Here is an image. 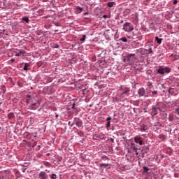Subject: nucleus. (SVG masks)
Here are the masks:
<instances>
[{
    "mask_svg": "<svg viewBox=\"0 0 179 179\" xmlns=\"http://www.w3.org/2000/svg\"><path fill=\"white\" fill-rule=\"evenodd\" d=\"M8 118H9V120H12V118H15V113H8Z\"/></svg>",
    "mask_w": 179,
    "mask_h": 179,
    "instance_id": "nucleus-19",
    "label": "nucleus"
},
{
    "mask_svg": "<svg viewBox=\"0 0 179 179\" xmlns=\"http://www.w3.org/2000/svg\"><path fill=\"white\" fill-rule=\"evenodd\" d=\"M55 31L57 32V31H58V30H55Z\"/></svg>",
    "mask_w": 179,
    "mask_h": 179,
    "instance_id": "nucleus-55",
    "label": "nucleus"
},
{
    "mask_svg": "<svg viewBox=\"0 0 179 179\" xmlns=\"http://www.w3.org/2000/svg\"><path fill=\"white\" fill-rule=\"evenodd\" d=\"M55 117H56V120L58 118V117H59V115H58L57 113H55Z\"/></svg>",
    "mask_w": 179,
    "mask_h": 179,
    "instance_id": "nucleus-43",
    "label": "nucleus"
},
{
    "mask_svg": "<svg viewBox=\"0 0 179 179\" xmlns=\"http://www.w3.org/2000/svg\"><path fill=\"white\" fill-rule=\"evenodd\" d=\"M53 48H59V45H58V44H55V45H53Z\"/></svg>",
    "mask_w": 179,
    "mask_h": 179,
    "instance_id": "nucleus-31",
    "label": "nucleus"
},
{
    "mask_svg": "<svg viewBox=\"0 0 179 179\" xmlns=\"http://www.w3.org/2000/svg\"><path fill=\"white\" fill-rule=\"evenodd\" d=\"M110 125H111V122L110 121L107 122L106 124V129H108V128H110Z\"/></svg>",
    "mask_w": 179,
    "mask_h": 179,
    "instance_id": "nucleus-24",
    "label": "nucleus"
},
{
    "mask_svg": "<svg viewBox=\"0 0 179 179\" xmlns=\"http://www.w3.org/2000/svg\"><path fill=\"white\" fill-rule=\"evenodd\" d=\"M114 1H109L108 2L107 5L108 6V8H113V6H114Z\"/></svg>",
    "mask_w": 179,
    "mask_h": 179,
    "instance_id": "nucleus-21",
    "label": "nucleus"
},
{
    "mask_svg": "<svg viewBox=\"0 0 179 179\" xmlns=\"http://www.w3.org/2000/svg\"><path fill=\"white\" fill-rule=\"evenodd\" d=\"M85 90H86V89H83V92H85Z\"/></svg>",
    "mask_w": 179,
    "mask_h": 179,
    "instance_id": "nucleus-52",
    "label": "nucleus"
},
{
    "mask_svg": "<svg viewBox=\"0 0 179 179\" xmlns=\"http://www.w3.org/2000/svg\"><path fill=\"white\" fill-rule=\"evenodd\" d=\"M125 60L129 65H132L135 62V54L127 55Z\"/></svg>",
    "mask_w": 179,
    "mask_h": 179,
    "instance_id": "nucleus-3",
    "label": "nucleus"
},
{
    "mask_svg": "<svg viewBox=\"0 0 179 179\" xmlns=\"http://www.w3.org/2000/svg\"><path fill=\"white\" fill-rule=\"evenodd\" d=\"M148 152H149V148L148 147H144L141 150L142 155H146V153H148Z\"/></svg>",
    "mask_w": 179,
    "mask_h": 179,
    "instance_id": "nucleus-14",
    "label": "nucleus"
},
{
    "mask_svg": "<svg viewBox=\"0 0 179 179\" xmlns=\"http://www.w3.org/2000/svg\"><path fill=\"white\" fill-rule=\"evenodd\" d=\"M27 97L28 98V100H31V99H33V97H31V96L29 94L27 95Z\"/></svg>",
    "mask_w": 179,
    "mask_h": 179,
    "instance_id": "nucleus-33",
    "label": "nucleus"
},
{
    "mask_svg": "<svg viewBox=\"0 0 179 179\" xmlns=\"http://www.w3.org/2000/svg\"><path fill=\"white\" fill-rule=\"evenodd\" d=\"M137 92L139 97H148V96H146V90H145V88L143 87L139 88L137 90Z\"/></svg>",
    "mask_w": 179,
    "mask_h": 179,
    "instance_id": "nucleus-7",
    "label": "nucleus"
},
{
    "mask_svg": "<svg viewBox=\"0 0 179 179\" xmlns=\"http://www.w3.org/2000/svg\"><path fill=\"white\" fill-rule=\"evenodd\" d=\"M146 51H148V54H152L153 52L152 48H150L148 50H146Z\"/></svg>",
    "mask_w": 179,
    "mask_h": 179,
    "instance_id": "nucleus-29",
    "label": "nucleus"
},
{
    "mask_svg": "<svg viewBox=\"0 0 179 179\" xmlns=\"http://www.w3.org/2000/svg\"><path fill=\"white\" fill-rule=\"evenodd\" d=\"M75 10H76V13H77V15H79V13H82V12H83V8L79 6H77L75 8Z\"/></svg>",
    "mask_w": 179,
    "mask_h": 179,
    "instance_id": "nucleus-12",
    "label": "nucleus"
},
{
    "mask_svg": "<svg viewBox=\"0 0 179 179\" xmlns=\"http://www.w3.org/2000/svg\"><path fill=\"white\" fill-rule=\"evenodd\" d=\"M155 41H157V44H162V41H163V38H159V36H155Z\"/></svg>",
    "mask_w": 179,
    "mask_h": 179,
    "instance_id": "nucleus-16",
    "label": "nucleus"
},
{
    "mask_svg": "<svg viewBox=\"0 0 179 179\" xmlns=\"http://www.w3.org/2000/svg\"><path fill=\"white\" fill-rule=\"evenodd\" d=\"M123 30H124V31H132V30H134V27H132L131 23L125 22L123 24Z\"/></svg>",
    "mask_w": 179,
    "mask_h": 179,
    "instance_id": "nucleus-5",
    "label": "nucleus"
},
{
    "mask_svg": "<svg viewBox=\"0 0 179 179\" xmlns=\"http://www.w3.org/2000/svg\"><path fill=\"white\" fill-rule=\"evenodd\" d=\"M45 171H46V173H51V171H50L48 169H45Z\"/></svg>",
    "mask_w": 179,
    "mask_h": 179,
    "instance_id": "nucleus-45",
    "label": "nucleus"
},
{
    "mask_svg": "<svg viewBox=\"0 0 179 179\" xmlns=\"http://www.w3.org/2000/svg\"><path fill=\"white\" fill-rule=\"evenodd\" d=\"M157 106H152V111H151V114L152 115L155 116L157 114H159V110H157Z\"/></svg>",
    "mask_w": 179,
    "mask_h": 179,
    "instance_id": "nucleus-11",
    "label": "nucleus"
},
{
    "mask_svg": "<svg viewBox=\"0 0 179 179\" xmlns=\"http://www.w3.org/2000/svg\"><path fill=\"white\" fill-rule=\"evenodd\" d=\"M76 123H75V120H73V122L70 124V127H73V125H75Z\"/></svg>",
    "mask_w": 179,
    "mask_h": 179,
    "instance_id": "nucleus-37",
    "label": "nucleus"
},
{
    "mask_svg": "<svg viewBox=\"0 0 179 179\" xmlns=\"http://www.w3.org/2000/svg\"><path fill=\"white\" fill-rule=\"evenodd\" d=\"M171 90H173V88H171V87H169L168 90V92L170 94H171Z\"/></svg>",
    "mask_w": 179,
    "mask_h": 179,
    "instance_id": "nucleus-36",
    "label": "nucleus"
},
{
    "mask_svg": "<svg viewBox=\"0 0 179 179\" xmlns=\"http://www.w3.org/2000/svg\"><path fill=\"white\" fill-rule=\"evenodd\" d=\"M108 167V164H99V167Z\"/></svg>",
    "mask_w": 179,
    "mask_h": 179,
    "instance_id": "nucleus-26",
    "label": "nucleus"
},
{
    "mask_svg": "<svg viewBox=\"0 0 179 179\" xmlns=\"http://www.w3.org/2000/svg\"><path fill=\"white\" fill-rule=\"evenodd\" d=\"M44 166H45V167H51V163L48 162H43Z\"/></svg>",
    "mask_w": 179,
    "mask_h": 179,
    "instance_id": "nucleus-22",
    "label": "nucleus"
},
{
    "mask_svg": "<svg viewBox=\"0 0 179 179\" xmlns=\"http://www.w3.org/2000/svg\"><path fill=\"white\" fill-rule=\"evenodd\" d=\"M68 125H69L71 127V122H68Z\"/></svg>",
    "mask_w": 179,
    "mask_h": 179,
    "instance_id": "nucleus-50",
    "label": "nucleus"
},
{
    "mask_svg": "<svg viewBox=\"0 0 179 179\" xmlns=\"http://www.w3.org/2000/svg\"><path fill=\"white\" fill-rule=\"evenodd\" d=\"M175 113H176L177 115H179V108L176 109Z\"/></svg>",
    "mask_w": 179,
    "mask_h": 179,
    "instance_id": "nucleus-32",
    "label": "nucleus"
},
{
    "mask_svg": "<svg viewBox=\"0 0 179 179\" xmlns=\"http://www.w3.org/2000/svg\"><path fill=\"white\" fill-rule=\"evenodd\" d=\"M22 22H24L25 23H29L30 22V20L28 17H23L22 18Z\"/></svg>",
    "mask_w": 179,
    "mask_h": 179,
    "instance_id": "nucleus-18",
    "label": "nucleus"
},
{
    "mask_svg": "<svg viewBox=\"0 0 179 179\" xmlns=\"http://www.w3.org/2000/svg\"><path fill=\"white\" fill-rule=\"evenodd\" d=\"M103 17H104V19H107V15H103Z\"/></svg>",
    "mask_w": 179,
    "mask_h": 179,
    "instance_id": "nucleus-48",
    "label": "nucleus"
},
{
    "mask_svg": "<svg viewBox=\"0 0 179 179\" xmlns=\"http://www.w3.org/2000/svg\"><path fill=\"white\" fill-rule=\"evenodd\" d=\"M101 160H104V161L108 160V157L103 155V156L101 157Z\"/></svg>",
    "mask_w": 179,
    "mask_h": 179,
    "instance_id": "nucleus-25",
    "label": "nucleus"
},
{
    "mask_svg": "<svg viewBox=\"0 0 179 179\" xmlns=\"http://www.w3.org/2000/svg\"><path fill=\"white\" fill-rule=\"evenodd\" d=\"M87 15H89V12H85L83 13V16H86Z\"/></svg>",
    "mask_w": 179,
    "mask_h": 179,
    "instance_id": "nucleus-42",
    "label": "nucleus"
},
{
    "mask_svg": "<svg viewBox=\"0 0 179 179\" xmlns=\"http://www.w3.org/2000/svg\"><path fill=\"white\" fill-rule=\"evenodd\" d=\"M134 142L136 143H138L140 145V146H142L143 145V141H142V140H141V138H134Z\"/></svg>",
    "mask_w": 179,
    "mask_h": 179,
    "instance_id": "nucleus-13",
    "label": "nucleus"
},
{
    "mask_svg": "<svg viewBox=\"0 0 179 179\" xmlns=\"http://www.w3.org/2000/svg\"><path fill=\"white\" fill-rule=\"evenodd\" d=\"M29 66H30V63H24L23 70L24 71H29Z\"/></svg>",
    "mask_w": 179,
    "mask_h": 179,
    "instance_id": "nucleus-17",
    "label": "nucleus"
},
{
    "mask_svg": "<svg viewBox=\"0 0 179 179\" xmlns=\"http://www.w3.org/2000/svg\"><path fill=\"white\" fill-rule=\"evenodd\" d=\"M178 2V0H173V5H177Z\"/></svg>",
    "mask_w": 179,
    "mask_h": 179,
    "instance_id": "nucleus-34",
    "label": "nucleus"
},
{
    "mask_svg": "<svg viewBox=\"0 0 179 179\" xmlns=\"http://www.w3.org/2000/svg\"><path fill=\"white\" fill-rule=\"evenodd\" d=\"M48 177L49 176L45 171H41L38 174L39 179H48Z\"/></svg>",
    "mask_w": 179,
    "mask_h": 179,
    "instance_id": "nucleus-9",
    "label": "nucleus"
},
{
    "mask_svg": "<svg viewBox=\"0 0 179 179\" xmlns=\"http://www.w3.org/2000/svg\"><path fill=\"white\" fill-rule=\"evenodd\" d=\"M10 61L11 62H15V59H11Z\"/></svg>",
    "mask_w": 179,
    "mask_h": 179,
    "instance_id": "nucleus-49",
    "label": "nucleus"
},
{
    "mask_svg": "<svg viewBox=\"0 0 179 179\" xmlns=\"http://www.w3.org/2000/svg\"><path fill=\"white\" fill-rule=\"evenodd\" d=\"M129 92H131V90L128 87L122 89V92L120 93V97H125L129 96Z\"/></svg>",
    "mask_w": 179,
    "mask_h": 179,
    "instance_id": "nucleus-6",
    "label": "nucleus"
},
{
    "mask_svg": "<svg viewBox=\"0 0 179 179\" xmlns=\"http://www.w3.org/2000/svg\"><path fill=\"white\" fill-rule=\"evenodd\" d=\"M120 23H122V24L124 23V20H121Z\"/></svg>",
    "mask_w": 179,
    "mask_h": 179,
    "instance_id": "nucleus-51",
    "label": "nucleus"
},
{
    "mask_svg": "<svg viewBox=\"0 0 179 179\" xmlns=\"http://www.w3.org/2000/svg\"><path fill=\"white\" fill-rule=\"evenodd\" d=\"M22 173H26V170H27V168H26V166L22 165Z\"/></svg>",
    "mask_w": 179,
    "mask_h": 179,
    "instance_id": "nucleus-23",
    "label": "nucleus"
},
{
    "mask_svg": "<svg viewBox=\"0 0 179 179\" xmlns=\"http://www.w3.org/2000/svg\"><path fill=\"white\" fill-rule=\"evenodd\" d=\"M143 170H144V173H148V171H149V168H148V166H143Z\"/></svg>",
    "mask_w": 179,
    "mask_h": 179,
    "instance_id": "nucleus-27",
    "label": "nucleus"
},
{
    "mask_svg": "<svg viewBox=\"0 0 179 179\" xmlns=\"http://www.w3.org/2000/svg\"><path fill=\"white\" fill-rule=\"evenodd\" d=\"M157 110L159 111V113H162V108L157 106Z\"/></svg>",
    "mask_w": 179,
    "mask_h": 179,
    "instance_id": "nucleus-39",
    "label": "nucleus"
},
{
    "mask_svg": "<svg viewBox=\"0 0 179 179\" xmlns=\"http://www.w3.org/2000/svg\"><path fill=\"white\" fill-rule=\"evenodd\" d=\"M1 127H0V131H1Z\"/></svg>",
    "mask_w": 179,
    "mask_h": 179,
    "instance_id": "nucleus-56",
    "label": "nucleus"
},
{
    "mask_svg": "<svg viewBox=\"0 0 179 179\" xmlns=\"http://www.w3.org/2000/svg\"><path fill=\"white\" fill-rule=\"evenodd\" d=\"M76 45H77V44L72 45V48H75V47H76Z\"/></svg>",
    "mask_w": 179,
    "mask_h": 179,
    "instance_id": "nucleus-46",
    "label": "nucleus"
},
{
    "mask_svg": "<svg viewBox=\"0 0 179 179\" xmlns=\"http://www.w3.org/2000/svg\"><path fill=\"white\" fill-rule=\"evenodd\" d=\"M34 136H36V133L34 134Z\"/></svg>",
    "mask_w": 179,
    "mask_h": 179,
    "instance_id": "nucleus-53",
    "label": "nucleus"
},
{
    "mask_svg": "<svg viewBox=\"0 0 179 179\" xmlns=\"http://www.w3.org/2000/svg\"><path fill=\"white\" fill-rule=\"evenodd\" d=\"M101 55L99 54V55H98V57H100Z\"/></svg>",
    "mask_w": 179,
    "mask_h": 179,
    "instance_id": "nucleus-54",
    "label": "nucleus"
},
{
    "mask_svg": "<svg viewBox=\"0 0 179 179\" xmlns=\"http://www.w3.org/2000/svg\"><path fill=\"white\" fill-rule=\"evenodd\" d=\"M106 121H111V117H108L107 118H106Z\"/></svg>",
    "mask_w": 179,
    "mask_h": 179,
    "instance_id": "nucleus-40",
    "label": "nucleus"
},
{
    "mask_svg": "<svg viewBox=\"0 0 179 179\" xmlns=\"http://www.w3.org/2000/svg\"><path fill=\"white\" fill-rule=\"evenodd\" d=\"M74 124H76V127L78 128L82 127V125H83V122H82V120L79 117H74Z\"/></svg>",
    "mask_w": 179,
    "mask_h": 179,
    "instance_id": "nucleus-8",
    "label": "nucleus"
},
{
    "mask_svg": "<svg viewBox=\"0 0 179 179\" xmlns=\"http://www.w3.org/2000/svg\"><path fill=\"white\" fill-rule=\"evenodd\" d=\"M50 179H58V175L57 173H52L49 175Z\"/></svg>",
    "mask_w": 179,
    "mask_h": 179,
    "instance_id": "nucleus-15",
    "label": "nucleus"
},
{
    "mask_svg": "<svg viewBox=\"0 0 179 179\" xmlns=\"http://www.w3.org/2000/svg\"><path fill=\"white\" fill-rule=\"evenodd\" d=\"M119 41H122L123 43H127L128 39L126 37H122L119 38Z\"/></svg>",
    "mask_w": 179,
    "mask_h": 179,
    "instance_id": "nucleus-20",
    "label": "nucleus"
},
{
    "mask_svg": "<svg viewBox=\"0 0 179 179\" xmlns=\"http://www.w3.org/2000/svg\"><path fill=\"white\" fill-rule=\"evenodd\" d=\"M171 72V69L164 66H159L157 73L159 75H166Z\"/></svg>",
    "mask_w": 179,
    "mask_h": 179,
    "instance_id": "nucleus-2",
    "label": "nucleus"
},
{
    "mask_svg": "<svg viewBox=\"0 0 179 179\" xmlns=\"http://www.w3.org/2000/svg\"><path fill=\"white\" fill-rule=\"evenodd\" d=\"M141 150V146L135 144V143H131L130 144V150H133V152H135L136 156H138V155H139V153H138V150Z\"/></svg>",
    "mask_w": 179,
    "mask_h": 179,
    "instance_id": "nucleus-4",
    "label": "nucleus"
},
{
    "mask_svg": "<svg viewBox=\"0 0 179 179\" xmlns=\"http://www.w3.org/2000/svg\"><path fill=\"white\" fill-rule=\"evenodd\" d=\"M27 101L29 110H37V108L40 107V102L37 101L35 97L27 99Z\"/></svg>",
    "mask_w": 179,
    "mask_h": 179,
    "instance_id": "nucleus-1",
    "label": "nucleus"
},
{
    "mask_svg": "<svg viewBox=\"0 0 179 179\" xmlns=\"http://www.w3.org/2000/svg\"><path fill=\"white\" fill-rule=\"evenodd\" d=\"M15 57H24L26 52L22 49H20L17 51H15Z\"/></svg>",
    "mask_w": 179,
    "mask_h": 179,
    "instance_id": "nucleus-10",
    "label": "nucleus"
},
{
    "mask_svg": "<svg viewBox=\"0 0 179 179\" xmlns=\"http://www.w3.org/2000/svg\"><path fill=\"white\" fill-rule=\"evenodd\" d=\"M110 141L112 143H114V138H110Z\"/></svg>",
    "mask_w": 179,
    "mask_h": 179,
    "instance_id": "nucleus-44",
    "label": "nucleus"
},
{
    "mask_svg": "<svg viewBox=\"0 0 179 179\" xmlns=\"http://www.w3.org/2000/svg\"><path fill=\"white\" fill-rule=\"evenodd\" d=\"M152 94H153V96H156V94H157V91H152Z\"/></svg>",
    "mask_w": 179,
    "mask_h": 179,
    "instance_id": "nucleus-35",
    "label": "nucleus"
},
{
    "mask_svg": "<svg viewBox=\"0 0 179 179\" xmlns=\"http://www.w3.org/2000/svg\"><path fill=\"white\" fill-rule=\"evenodd\" d=\"M86 40V35H83V37L80 39V41H85Z\"/></svg>",
    "mask_w": 179,
    "mask_h": 179,
    "instance_id": "nucleus-28",
    "label": "nucleus"
},
{
    "mask_svg": "<svg viewBox=\"0 0 179 179\" xmlns=\"http://www.w3.org/2000/svg\"><path fill=\"white\" fill-rule=\"evenodd\" d=\"M0 179H1V177H0Z\"/></svg>",
    "mask_w": 179,
    "mask_h": 179,
    "instance_id": "nucleus-57",
    "label": "nucleus"
},
{
    "mask_svg": "<svg viewBox=\"0 0 179 179\" xmlns=\"http://www.w3.org/2000/svg\"><path fill=\"white\" fill-rule=\"evenodd\" d=\"M1 89L3 90V94H5L6 90H5V87L3 85L1 86Z\"/></svg>",
    "mask_w": 179,
    "mask_h": 179,
    "instance_id": "nucleus-30",
    "label": "nucleus"
},
{
    "mask_svg": "<svg viewBox=\"0 0 179 179\" xmlns=\"http://www.w3.org/2000/svg\"><path fill=\"white\" fill-rule=\"evenodd\" d=\"M21 166H26V167H27L29 164L27 163H24V164H21Z\"/></svg>",
    "mask_w": 179,
    "mask_h": 179,
    "instance_id": "nucleus-41",
    "label": "nucleus"
},
{
    "mask_svg": "<svg viewBox=\"0 0 179 179\" xmlns=\"http://www.w3.org/2000/svg\"><path fill=\"white\" fill-rule=\"evenodd\" d=\"M141 131L145 132V131H146V129L145 128H141Z\"/></svg>",
    "mask_w": 179,
    "mask_h": 179,
    "instance_id": "nucleus-47",
    "label": "nucleus"
},
{
    "mask_svg": "<svg viewBox=\"0 0 179 179\" xmlns=\"http://www.w3.org/2000/svg\"><path fill=\"white\" fill-rule=\"evenodd\" d=\"M75 106H76V104H75V103H73L72 104V107H71L72 110H75Z\"/></svg>",
    "mask_w": 179,
    "mask_h": 179,
    "instance_id": "nucleus-38",
    "label": "nucleus"
}]
</instances>
